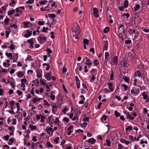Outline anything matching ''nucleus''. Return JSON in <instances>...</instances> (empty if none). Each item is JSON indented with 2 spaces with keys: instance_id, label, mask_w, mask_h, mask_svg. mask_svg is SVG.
<instances>
[{
  "instance_id": "obj_1",
  "label": "nucleus",
  "mask_w": 149,
  "mask_h": 149,
  "mask_svg": "<svg viewBox=\"0 0 149 149\" xmlns=\"http://www.w3.org/2000/svg\"><path fill=\"white\" fill-rule=\"evenodd\" d=\"M72 29L73 32V37L76 39H78L79 38L78 36L80 33V28L79 26L78 25H75Z\"/></svg>"
},
{
  "instance_id": "obj_2",
  "label": "nucleus",
  "mask_w": 149,
  "mask_h": 149,
  "mask_svg": "<svg viewBox=\"0 0 149 149\" xmlns=\"http://www.w3.org/2000/svg\"><path fill=\"white\" fill-rule=\"evenodd\" d=\"M93 14L94 16L96 17H98L99 14L98 13V10L97 8H95L93 9Z\"/></svg>"
},
{
  "instance_id": "obj_3",
  "label": "nucleus",
  "mask_w": 149,
  "mask_h": 149,
  "mask_svg": "<svg viewBox=\"0 0 149 149\" xmlns=\"http://www.w3.org/2000/svg\"><path fill=\"white\" fill-rule=\"evenodd\" d=\"M134 90L135 91V94H137L139 93V89H140L141 90H142L141 88L139 85H137L136 87H134Z\"/></svg>"
},
{
  "instance_id": "obj_4",
  "label": "nucleus",
  "mask_w": 149,
  "mask_h": 149,
  "mask_svg": "<svg viewBox=\"0 0 149 149\" xmlns=\"http://www.w3.org/2000/svg\"><path fill=\"white\" fill-rule=\"evenodd\" d=\"M42 71L41 69H38L36 71L37 77L39 78L41 77H42Z\"/></svg>"
},
{
  "instance_id": "obj_5",
  "label": "nucleus",
  "mask_w": 149,
  "mask_h": 149,
  "mask_svg": "<svg viewBox=\"0 0 149 149\" xmlns=\"http://www.w3.org/2000/svg\"><path fill=\"white\" fill-rule=\"evenodd\" d=\"M96 141L93 138H92L88 140L87 141V142L90 143L91 144H95Z\"/></svg>"
},
{
  "instance_id": "obj_6",
  "label": "nucleus",
  "mask_w": 149,
  "mask_h": 149,
  "mask_svg": "<svg viewBox=\"0 0 149 149\" xmlns=\"http://www.w3.org/2000/svg\"><path fill=\"white\" fill-rule=\"evenodd\" d=\"M104 47L103 48V50H107L108 47V43L107 41H104Z\"/></svg>"
},
{
  "instance_id": "obj_7",
  "label": "nucleus",
  "mask_w": 149,
  "mask_h": 149,
  "mask_svg": "<svg viewBox=\"0 0 149 149\" xmlns=\"http://www.w3.org/2000/svg\"><path fill=\"white\" fill-rule=\"evenodd\" d=\"M118 59V58L116 56H115L113 57L112 61L113 63V64H115L116 65H117Z\"/></svg>"
},
{
  "instance_id": "obj_8",
  "label": "nucleus",
  "mask_w": 149,
  "mask_h": 149,
  "mask_svg": "<svg viewBox=\"0 0 149 149\" xmlns=\"http://www.w3.org/2000/svg\"><path fill=\"white\" fill-rule=\"evenodd\" d=\"M134 75L135 76H137L139 77H143L142 76L141 74L140 71L139 70H137L136 72Z\"/></svg>"
},
{
  "instance_id": "obj_9",
  "label": "nucleus",
  "mask_w": 149,
  "mask_h": 149,
  "mask_svg": "<svg viewBox=\"0 0 149 149\" xmlns=\"http://www.w3.org/2000/svg\"><path fill=\"white\" fill-rule=\"evenodd\" d=\"M120 64L121 65V66H123L125 68H126L127 67L128 63L125 61H121Z\"/></svg>"
},
{
  "instance_id": "obj_10",
  "label": "nucleus",
  "mask_w": 149,
  "mask_h": 149,
  "mask_svg": "<svg viewBox=\"0 0 149 149\" xmlns=\"http://www.w3.org/2000/svg\"><path fill=\"white\" fill-rule=\"evenodd\" d=\"M14 58L13 62H17V59L18 58V54H14Z\"/></svg>"
},
{
  "instance_id": "obj_11",
  "label": "nucleus",
  "mask_w": 149,
  "mask_h": 149,
  "mask_svg": "<svg viewBox=\"0 0 149 149\" xmlns=\"http://www.w3.org/2000/svg\"><path fill=\"white\" fill-rule=\"evenodd\" d=\"M120 141L122 143H125L127 145H128L130 143V142L127 141L123 139H121L120 140Z\"/></svg>"
},
{
  "instance_id": "obj_12",
  "label": "nucleus",
  "mask_w": 149,
  "mask_h": 149,
  "mask_svg": "<svg viewBox=\"0 0 149 149\" xmlns=\"http://www.w3.org/2000/svg\"><path fill=\"white\" fill-rule=\"evenodd\" d=\"M24 75V73L20 71L17 74V76L21 78Z\"/></svg>"
},
{
  "instance_id": "obj_13",
  "label": "nucleus",
  "mask_w": 149,
  "mask_h": 149,
  "mask_svg": "<svg viewBox=\"0 0 149 149\" xmlns=\"http://www.w3.org/2000/svg\"><path fill=\"white\" fill-rule=\"evenodd\" d=\"M39 38L40 40H42L43 41H46L47 40V38L46 36H42L41 35H39Z\"/></svg>"
},
{
  "instance_id": "obj_14",
  "label": "nucleus",
  "mask_w": 149,
  "mask_h": 149,
  "mask_svg": "<svg viewBox=\"0 0 149 149\" xmlns=\"http://www.w3.org/2000/svg\"><path fill=\"white\" fill-rule=\"evenodd\" d=\"M132 130V127L131 126H128L125 129L126 132H129L130 130Z\"/></svg>"
},
{
  "instance_id": "obj_15",
  "label": "nucleus",
  "mask_w": 149,
  "mask_h": 149,
  "mask_svg": "<svg viewBox=\"0 0 149 149\" xmlns=\"http://www.w3.org/2000/svg\"><path fill=\"white\" fill-rule=\"evenodd\" d=\"M15 141V139L12 138L11 139H10L9 140V142L8 143V144L9 145H10L12 144V143H13V142Z\"/></svg>"
},
{
  "instance_id": "obj_16",
  "label": "nucleus",
  "mask_w": 149,
  "mask_h": 149,
  "mask_svg": "<svg viewBox=\"0 0 149 149\" xmlns=\"http://www.w3.org/2000/svg\"><path fill=\"white\" fill-rule=\"evenodd\" d=\"M140 8V6L139 4H136L134 7V10L135 11H137Z\"/></svg>"
},
{
  "instance_id": "obj_17",
  "label": "nucleus",
  "mask_w": 149,
  "mask_h": 149,
  "mask_svg": "<svg viewBox=\"0 0 149 149\" xmlns=\"http://www.w3.org/2000/svg\"><path fill=\"white\" fill-rule=\"evenodd\" d=\"M123 79L125 82L128 83H129V81H130V78L129 77L123 76Z\"/></svg>"
},
{
  "instance_id": "obj_18",
  "label": "nucleus",
  "mask_w": 149,
  "mask_h": 149,
  "mask_svg": "<svg viewBox=\"0 0 149 149\" xmlns=\"http://www.w3.org/2000/svg\"><path fill=\"white\" fill-rule=\"evenodd\" d=\"M124 7L125 8H127L128 6V1L127 0H126L124 1L123 3Z\"/></svg>"
},
{
  "instance_id": "obj_19",
  "label": "nucleus",
  "mask_w": 149,
  "mask_h": 149,
  "mask_svg": "<svg viewBox=\"0 0 149 149\" xmlns=\"http://www.w3.org/2000/svg\"><path fill=\"white\" fill-rule=\"evenodd\" d=\"M6 55L8 57H10L11 58H10V60L12 59L13 55L11 53H8L7 52H6Z\"/></svg>"
},
{
  "instance_id": "obj_20",
  "label": "nucleus",
  "mask_w": 149,
  "mask_h": 149,
  "mask_svg": "<svg viewBox=\"0 0 149 149\" xmlns=\"http://www.w3.org/2000/svg\"><path fill=\"white\" fill-rule=\"evenodd\" d=\"M33 38H32L29 40H28L27 42H29L30 45H33L34 42L33 41Z\"/></svg>"
},
{
  "instance_id": "obj_21",
  "label": "nucleus",
  "mask_w": 149,
  "mask_h": 149,
  "mask_svg": "<svg viewBox=\"0 0 149 149\" xmlns=\"http://www.w3.org/2000/svg\"><path fill=\"white\" fill-rule=\"evenodd\" d=\"M15 12V10H9L8 13V14L9 15H12Z\"/></svg>"
},
{
  "instance_id": "obj_22",
  "label": "nucleus",
  "mask_w": 149,
  "mask_h": 149,
  "mask_svg": "<svg viewBox=\"0 0 149 149\" xmlns=\"http://www.w3.org/2000/svg\"><path fill=\"white\" fill-rule=\"evenodd\" d=\"M30 22H24L23 24L24 25V27L25 28H28V25L29 24H30Z\"/></svg>"
},
{
  "instance_id": "obj_23",
  "label": "nucleus",
  "mask_w": 149,
  "mask_h": 149,
  "mask_svg": "<svg viewBox=\"0 0 149 149\" xmlns=\"http://www.w3.org/2000/svg\"><path fill=\"white\" fill-rule=\"evenodd\" d=\"M89 40L87 39H84L83 40L84 45H88Z\"/></svg>"
},
{
  "instance_id": "obj_24",
  "label": "nucleus",
  "mask_w": 149,
  "mask_h": 149,
  "mask_svg": "<svg viewBox=\"0 0 149 149\" xmlns=\"http://www.w3.org/2000/svg\"><path fill=\"white\" fill-rule=\"evenodd\" d=\"M129 137L130 138V139L132 141H136V137H134L132 135H130L129 136Z\"/></svg>"
},
{
  "instance_id": "obj_25",
  "label": "nucleus",
  "mask_w": 149,
  "mask_h": 149,
  "mask_svg": "<svg viewBox=\"0 0 149 149\" xmlns=\"http://www.w3.org/2000/svg\"><path fill=\"white\" fill-rule=\"evenodd\" d=\"M54 116L53 115H51L49 117H48V119L49 121V123H52V121L51 120V119H52L53 120H54L53 119Z\"/></svg>"
},
{
  "instance_id": "obj_26",
  "label": "nucleus",
  "mask_w": 149,
  "mask_h": 149,
  "mask_svg": "<svg viewBox=\"0 0 149 149\" xmlns=\"http://www.w3.org/2000/svg\"><path fill=\"white\" fill-rule=\"evenodd\" d=\"M110 80H114L113 78V71H112L110 75Z\"/></svg>"
},
{
  "instance_id": "obj_27",
  "label": "nucleus",
  "mask_w": 149,
  "mask_h": 149,
  "mask_svg": "<svg viewBox=\"0 0 149 149\" xmlns=\"http://www.w3.org/2000/svg\"><path fill=\"white\" fill-rule=\"evenodd\" d=\"M109 28L108 27H106L104 30V32L105 33H108L109 31Z\"/></svg>"
},
{
  "instance_id": "obj_28",
  "label": "nucleus",
  "mask_w": 149,
  "mask_h": 149,
  "mask_svg": "<svg viewBox=\"0 0 149 149\" xmlns=\"http://www.w3.org/2000/svg\"><path fill=\"white\" fill-rule=\"evenodd\" d=\"M10 84L11 85L12 87L13 88H14L15 87V82L14 81H13V82H11L10 83Z\"/></svg>"
},
{
  "instance_id": "obj_29",
  "label": "nucleus",
  "mask_w": 149,
  "mask_h": 149,
  "mask_svg": "<svg viewBox=\"0 0 149 149\" xmlns=\"http://www.w3.org/2000/svg\"><path fill=\"white\" fill-rule=\"evenodd\" d=\"M48 16L49 17H51L52 18H54L56 17V15L54 14H49L48 15Z\"/></svg>"
},
{
  "instance_id": "obj_30",
  "label": "nucleus",
  "mask_w": 149,
  "mask_h": 149,
  "mask_svg": "<svg viewBox=\"0 0 149 149\" xmlns=\"http://www.w3.org/2000/svg\"><path fill=\"white\" fill-rule=\"evenodd\" d=\"M143 99L144 100L146 99L148 97V95H145V92H143Z\"/></svg>"
},
{
  "instance_id": "obj_31",
  "label": "nucleus",
  "mask_w": 149,
  "mask_h": 149,
  "mask_svg": "<svg viewBox=\"0 0 149 149\" xmlns=\"http://www.w3.org/2000/svg\"><path fill=\"white\" fill-rule=\"evenodd\" d=\"M115 115L116 117H118L120 115V114L118 113V111L116 110L114 112Z\"/></svg>"
},
{
  "instance_id": "obj_32",
  "label": "nucleus",
  "mask_w": 149,
  "mask_h": 149,
  "mask_svg": "<svg viewBox=\"0 0 149 149\" xmlns=\"http://www.w3.org/2000/svg\"><path fill=\"white\" fill-rule=\"evenodd\" d=\"M40 116L41 117V120H40V122L41 123H43L44 122V120L45 119V117L44 116L42 115H40Z\"/></svg>"
},
{
  "instance_id": "obj_33",
  "label": "nucleus",
  "mask_w": 149,
  "mask_h": 149,
  "mask_svg": "<svg viewBox=\"0 0 149 149\" xmlns=\"http://www.w3.org/2000/svg\"><path fill=\"white\" fill-rule=\"evenodd\" d=\"M107 116L105 115H104L101 118V120L102 121H103V119L105 121H106L107 120Z\"/></svg>"
},
{
  "instance_id": "obj_34",
  "label": "nucleus",
  "mask_w": 149,
  "mask_h": 149,
  "mask_svg": "<svg viewBox=\"0 0 149 149\" xmlns=\"http://www.w3.org/2000/svg\"><path fill=\"white\" fill-rule=\"evenodd\" d=\"M10 19L8 18L5 19L4 21V22L6 24H8V22L9 21Z\"/></svg>"
},
{
  "instance_id": "obj_35",
  "label": "nucleus",
  "mask_w": 149,
  "mask_h": 149,
  "mask_svg": "<svg viewBox=\"0 0 149 149\" xmlns=\"http://www.w3.org/2000/svg\"><path fill=\"white\" fill-rule=\"evenodd\" d=\"M26 32L28 33L27 34L29 37L31 36L32 35V32L31 31H29V30H27L26 31Z\"/></svg>"
},
{
  "instance_id": "obj_36",
  "label": "nucleus",
  "mask_w": 149,
  "mask_h": 149,
  "mask_svg": "<svg viewBox=\"0 0 149 149\" xmlns=\"http://www.w3.org/2000/svg\"><path fill=\"white\" fill-rule=\"evenodd\" d=\"M122 86L124 87V90L125 91H126L127 90L128 87L126 85L123 84L122 85Z\"/></svg>"
},
{
  "instance_id": "obj_37",
  "label": "nucleus",
  "mask_w": 149,
  "mask_h": 149,
  "mask_svg": "<svg viewBox=\"0 0 149 149\" xmlns=\"http://www.w3.org/2000/svg\"><path fill=\"white\" fill-rule=\"evenodd\" d=\"M102 2H101L100 4V11L101 12H103L104 11V8L103 7V6L102 3Z\"/></svg>"
},
{
  "instance_id": "obj_38",
  "label": "nucleus",
  "mask_w": 149,
  "mask_h": 149,
  "mask_svg": "<svg viewBox=\"0 0 149 149\" xmlns=\"http://www.w3.org/2000/svg\"><path fill=\"white\" fill-rule=\"evenodd\" d=\"M68 109L66 107H65L63 109L62 111L63 112L64 114L66 113V111L68 110Z\"/></svg>"
},
{
  "instance_id": "obj_39",
  "label": "nucleus",
  "mask_w": 149,
  "mask_h": 149,
  "mask_svg": "<svg viewBox=\"0 0 149 149\" xmlns=\"http://www.w3.org/2000/svg\"><path fill=\"white\" fill-rule=\"evenodd\" d=\"M107 143V146L109 147L110 146L111 142L108 139H107L106 141Z\"/></svg>"
},
{
  "instance_id": "obj_40",
  "label": "nucleus",
  "mask_w": 149,
  "mask_h": 149,
  "mask_svg": "<svg viewBox=\"0 0 149 149\" xmlns=\"http://www.w3.org/2000/svg\"><path fill=\"white\" fill-rule=\"evenodd\" d=\"M34 0H29L26 2V3L29 4L32 3L34 2Z\"/></svg>"
},
{
  "instance_id": "obj_41",
  "label": "nucleus",
  "mask_w": 149,
  "mask_h": 149,
  "mask_svg": "<svg viewBox=\"0 0 149 149\" xmlns=\"http://www.w3.org/2000/svg\"><path fill=\"white\" fill-rule=\"evenodd\" d=\"M15 45L13 44L10 45V48L11 50H13L15 48Z\"/></svg>"
},
{
  "instance_id": "obj_42",
  "label": "nucleus",
  "mask_w": 149,
  "mask_h": 149,
  "mask_svg": "<svg viewBox=\"0 0 149 149\" xmlns=\"http://www.w3.org/2000/svg\"><path fill=\"white\" fill-rule=\"evenodd\" d=\"M63 120V121L66 122V123H68L69 121V119L66 117H64Z\"/></svg>"
},
{
  "instance_id": "obj_43",
  "label": "nucleus",
  "mask_w": 149,
  "mask_h": 149,
  "mask_svg": "<svg viewBox=\"0 0 149 149\" xmlns=\"http://www.w3.org/2000/svg\"><path fill=\"white\" fill-rule=\"evenodd\" d=\"M29 60V61H31L33 60L31 56L30 55H29L27 57L26 60Z\"/></svg>"
},
{
  "instance_id": "obj_44",
  "label": "nucleus",
  "mask_w": 149,
  "mask_h": 149,
  "mask_svg": "<svg viewBox=\"0 0 149 149\" xmlns=\"http://www.w3.org/2000/svg\"><path fill=\"white\" fill-rule=\"evenodd\" d=\"M47 144L48 147L53 148V146L51 143L50 142H47Z\"/></svg>"
},
{
  "instance_id": "obj_45",
  "label": "nucleus",
  "mask_w": 149,
  "mask_h": 149,
  "mask_svg": "<svg viewBox=\"0 0 149 149\" xmlns=\"http://www.w3.org/2000/svg\"><path fill=\"white\" fill-rule=\"evenodd\" d=\"M37 146V143H33L32 144L31 147H32L33 149H34V148L36 147Z\"/></svg>"
},
{
  "instance_id": "obj_46",
  "label": "nucleus",
  "mask_w": 149,
  "mask_h": 149,
  "mask_svg": "<svg viewBox=\"0 0 149 149\" xmlns=\"http://www.w3.org/2000/svg\"><path fill=\"white\" fill-rule=\"evenodd\" d=\"M21 82L22 83H26V79H22L21 80Z\"/></svg>"
},
{
  "instance_id": "obj_47",
  "label": "nucleus",
  "mask_w": 149,
  "mask_h": 149,
  "mask_svg": "<svg viewBox=\"0 0 149 149\" xmlns=\"http://www.w3.org/2000/svg\"><path fill=\"white\" fill-rule=\"evenodd\" d=\"M50 98L52 100H54L55 98V96L53 95L52 94H51Z\"/></svg>"
},
{
  "instance_id": "obj_48",
  "label": "nucleus",
  "mask_w": 149,
  "mask_h": 149,
  "mask_svg": "<svg viewBox=\"0 0 149 149\" xmlns=\"http://www.w3.org/2000/svg\"><path fill=\"white\" fill-rule=\"evenodd\" d=\"M40 82H41V84L43 85V86H45L46 85V84L45 82H44L43 81V79L42 78H41L40 79Z\"/></svg>"
},
{
  "instance_id": "obj_49",
  "label": "nucleus",
  "mask_w": 149,
  "mask_h": 149,
  "mask_svg": "<svg viewBox=\"0 0 149 149\" xmlns=\"http://www.w3.org/2000/svg\"><path fill=\"white\" fill-rule=\"evenodd\" d=\"M38 32V33L37 35H38L39 34L40 32L39 31V30H37L36 31H34L33 32V36H35L36 34V33Z\"/></svg>"
},
{
  "instance_id": "obj_50",
  "label": "nucleus",
  "mask_w": 149,
  "mask_h": 149,
  "mask_svg": "<svg viewBox=\"0 0 149 149\" xmlns=\"http://www.w3.org/2000/svg\"><path fill=\"white\" fill-rule=\"evenodd\" d=\"M132 41L131 40H126L125 41V43L126 44H130L131 43Z\"/></svg>"
},
{
  "instance_id": "obj_51",
  "label": "nucleus",
  "mask_w": 149,
  "mask_h": 149,
  "mask_svg": "<svg viewBox=\"0 0 149 149\" xmlns=\"http://www.w3.org/2000/svg\"><path fill=\"white\" fill-rule=\"evenodd\" d=\"M47 1H45V0H44L43 1H41L39 2V3L40 4H44H44H45V3H47Z\"/></svg>"
},
{
  "instance_id": "obj_52",
  "label": "nucleus",
  "mask_w": 149,
  "mask_h": 149,
  "mask_svg": "<svg viewBox=\"0 0 149 149\" xmlns=\"http://www.w3.org/2000/svg\"><path fill=\"white\" fill-rule=\"evenodd\" d=\"M59 138L58 137H57L56 138H55L54 139V141L56 143H58V140H59Z\"/></svg>"
},
{
  "instance_id": "obj_53",
  "label": "nucleus",
  "mask_w": 149,
  "mask_h": 149,
  "mask_svg": "<svg viewBox=\"0 0 149 149\" xmlns=\"http://www.w3.org/2000/svg\"><path fill=\"white\" fill-rule=\"evenodd\" d=\"M51 6L52 7H54L55 8L57 7V5L56 4L55 2L52 3Z\"/></svg>"
},
{
  "instance_id": "obj_54",
  "label": "nucleus",
  "mask_w": 149,
  "mask_h": 149,
  "mask_svg": "<svg viewBox=\"0 0 149 149\" xmlns=\"http://www.w3.org/2000/svg\"><path fill=\"white\" fill-rule=\"evenodd\" d=\"M10 26L11 27L14 28L15 29H17V26L15 24H13V25H10Z\"/></svg>"
},
{
  "instance_id": "obj_55",
  "label": "nucleus",
  "mask_w": 149,
  "mask_h": 149,
  "mask_svg": "<svg viewBox=\"0 0 149 149\" xmlns=\"http://www.w3.org/2000/svg\"><path fill=\"white\" fill-rule=\"evenodd\" d=\"M123 16H125L127 17V19L130 16V15L129 13H124L122 15Z\"/></svg>"
},
{
  "instance_id": "obj_56",
  "label": "nucleus",
  "mask_w": 149,
  "mask_h": 149,
  "mask_svg": "<svg viewBox=\"0 0 149 149\" xmlns=\"http://www.w3.org/2000/svg\"><path fill=\"white\" fill-rule=\"evenodd\" d=\"M16 105L17 110L18 111H19L20 110L19 104L18 103H17Z\"/></svg>"
},
{
  "instance_id": "obj_57",
  "label": "nucleus",
  "mask_w": 149,
  "mask_h": 149,
  "mask_svg": "<svg viewBox=\"0 0 149 149\" xmlns=\"http://www.w3.org/2000/svg\"><path fill=\"white\" fill-rule=\"evenodd\" d=\"M130 117V115L129 113V112H127V116L126 117V118L127 119H129Z\"/></svg>"
},
{
  "instance_id": "obj_58",
  "label": "nucleus",
  "mask_w": 149,
  "mask_h": 149,
  "mask_svg": "<svg viewBox=\"0 0 149 149\" xmlns=\"http://www.w3.org/2000/svg\"><path fill=\"white\" fill-rule=\"evenodd\" d=\"M67 70V69L65 67H63V74H65L66 72V71Z\"/></svg>"
},
{
  "instance_id": "obj_59",
  "label": "nucleus",
  "mask_w": 149,
  "mask_h": 149,
  "mask_svg": "<svg viewBox=\"0 0 149 149\" xmlns=\"http://www.w3.org/2000/svg\"><path fill=\"white\" fill-rule=\"evenodd\" d=\"M17 93L19 95H20L22 94L23 93L21 91L19 90H17Z\"/></svg>"
},
{
  "instance_id": "obj_60",
  "label": "nucleus",
  "mask_w": 149,
  "mask_h": 149,
  "mask_svg": "<svg viewBox=\"0 0 149 149\" xmlns=\"http://www.w3.org/2000/svg\"><path fill=\"white\" fill-rule=\"evenodd\" d=\"M4 139L6 141H8L9 138V136L8 135H7L6 136L4 137Z\"/></svg>"
},
{
  "instance_id": "obj_61",
  "label": "nucleus",
  "mask_w": 149,
  "mask_h": 149,
  "mask_svg": "<svg viewBox=\"0 0 149 149\" xmlns=\"http://www.w3.org/2000/svg\"><path fill=\"white\" fill-rule=\"evenodd\" d=\"M45 24V22L43 21H39L38 22V24L40 25H43Z\"/></svg>"
},
{
  "instance_id": "obj_62",
  "label": "nucleus",
  "mask_w": 149,
  "mask_h": 149,
  "mask_svg": "<svg viewBox=\"0 0 149 149\" xmlns=\"http://www.w3.org/2000/svg\"><path fill=\"white\" fill-rule=\"evenodd\" d=\"M58 118H56V119L55 121H54V123H57V125H58L59 123V120H58Z\"/></svg>"
},
{
  "instance_id": "obj_63",
  "label": "nucleus",
  "mask_w": 149,
  "mask_h": 149,
  "mask_svg": "<svg viewBox=\"0 0 149 149\" xmlns=\"http://www.w3.org/2000/svg\"><path fill=\"white\" fill-rule=\"evenodd\" d=\"M118 146L119 147L118 149H123V146L120 143H118Z\"/></svg>"
},
{
  "instance_id": "obj_64",
  "label": "nucleus",
  "mask_w": 149,
  "mask_h": 149,
  "mask_svg": "<svg viewBox=\"0 0 149 149\" xmlns=\"http://www.w3.org/2000/svg\"><path fill=\"white\" fill-rule=\"evenodd\" d=\"M47 52L49 54H51L52 53V50L49 48H47L46 50Z\"/></svg>"
}]
</instances>
